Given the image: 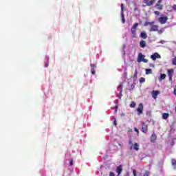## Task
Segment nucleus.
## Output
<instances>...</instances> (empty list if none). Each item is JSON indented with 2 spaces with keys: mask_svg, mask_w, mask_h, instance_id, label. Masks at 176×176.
<instances>
[{
  "mask_svg": "<svg viewBox=\"0 0 176 176\" xmlns=\"http://www.w3.org/2000/svg\"><path fill=\"white\" fill-rule=\"evenodd\" d=\"M140 47H142V49H144V47H146V41L142 40L140 42Z\"/></svg>",
  "mask_w": 176,
  "mask_h": 176,
  "instance_id": "obj_13",
  "label": "nucleus"
},
{
  "mask_svg": "<svg viewBox=\"0 0 176 176\" xmlns=\"http://www.w3.org/2000/svg\"><path fill=\"white\" fill-rule=\"evenodd\" d=\"M174 74V69H170L168 70V76L169 80H173V74Z\"/></svg>",
  "mask_w": 176,
  "mask_h": 176,
  "instance_id": "obj_8",
  "label": "nucleus"
},
{
  "mask_svg": "<svg viewBox=\"0 0 176 176\" xmlns=\"http://www.w3.org/2000/svg\"><path fill=\"white\" fill-rule=\"evenodd\" d=\"M155 14H156L157 16H159V14H160V12L159 11H155L154 12Z\"/></svg>",
  "mask_w": 176,
  "mask_h": 176,
  "instance_id": "obj_32",
  "label": "nucleus"
},
{
  "mask_svg": "<svg viewBox=\"0 0 176 176\" xmlns=\"http://www.w3.org/2000/svg\"><path fill=\"white\" fill-rule=\"evenodd\" d=\"M160 43H162V45H164V43H166V41L162 40L160 41Z\"/></svg>",
  "mask_w": 176,
  "mask_h": 176,
  "instance_id": "obj_33",
  "label": "nucleus"
},
{
  "mask_svg": "<svg viewBox=\"0 0 176 176\" xmlns=\"http://www.w3.org/2000/svg\"><path fill=\"white\" fill-rule=\"evenodd\" d=\"M175 89H176V87H175Z\"/></svg>",
  "mask_w": 176,
  "mask_h": 176,
  "instance_id": "obj_52",
  "label": "nucleus"
},
{
  "mask_svg": "<svg viewBox=\"0 0 176 176\" xmlns=\"http://www.w3.org/2000/svg\"><path fill=\"white\" fill-rule=\"evenodd\" d=\"M122 96H123L122 94V92H120L119 95H118V98H122Z\"/></svg>",
  "mask_w": 176,
  "mask_h": 176,
  "instance_id": "obj_35",
  "label": "nucleus"
},
{
  "mask_svg": "<svg viewBox=\"0 0 176 176\" xmlns=\"http://www.w3.org/2000/svg\"><path fill=\"white\" fill-rule=\"evenodd\" d=\"M144 57H145V56H144V55L142 54V53H140V54H138V63H141V62H142V60H143V59H144Z\"/></svg>",
  "mask_w": 176,
  "mask_h": 176,
  "instance_id": "obj_11",
  "label": "nucleus"
},
{
  "mask_svg": "<svg viewBox=\"0 0 176 176\" xmlns=\"http://www.w3.org/2000/svg\"><path fill=\"white\" fill-rule=\"evenodd\" d=\"M173 94H174L175 96H176V89H174Z\"/></svg>",
  "mask_w": 176,
  "mask_h": 176,
  "instance_id": "obj_46",
  "label": "nucleus"
},
{
  "mask_svg": "<svg viewBox=\"0 0 176 176\" xmlns=\"http://www.w3.org/2000/svg\"><path fill=\"white\" fill-rule=\"evenodd\" d=\"M91 72L92 75H96V70H94V69H91Z\"/></svg>",
  "mask_w": 176,
  "mask_h": 176,
  "instance_id": "obj_28",
  "label": "nucleus"
},
{
  "mask_svg": "<svg viewBox=\"0 0 176 176\" xmlns=\"http://www.w3.org/2000/svg\"><path fill=\"white\" fill-rule=\"evenodd\" d=\"M153 24H155V21H152V22L146 21L144 25V27H146L147 25H151V27H152Z\"/></svg>",
  "mask_w": 176,
  "mask_h": 176,
  "instance_id": "obj_15",
  "label": "nucleus"
},
{
  "mask_svg": "<svg viewBox=\"0 0 176 176\" xmlns=\"http://www.w3.org/2000/svg\"><path fill=\"white\" fill-rule=\"evenodd\" d=\"M149 31H150V32L159 31V26H157V25H153L151 27Z\"/></svg>",
  "mask_w": 176,
  "mask_h": 176,
  "instance_id": "obj_9",
  "label": "nucleus"
},
{
  "mask_svg": "<svg viewBox=\"0 0 176 176\" xmlns=\"http://www.w3.org/2000/svg\"><path fill=\"white\" fill-rule=\"evenodd\" d=\"M151 58L153 61H155L156 58H162V56L157 52H155L151 56Z\"/></svg>",
  "mask_w": 176,
  "mask_h": 176,
  "instance_id": "obj_4",
  "label": "nucleus"
},
{
  "mask_svg": "<svg viewBox=\"0 0 176 176\" xmlns=\"http://www.w3.org/2000/svg\"><path fill=\"white\" fill-rule=\"evenodd\" d=\"M123 47H124V48L126 47V45H123Z\"/></svg>",
  "mask_w": 176,
  "mask_h": 176,
  "instance_id": "obj_49",
  "label": "nucleus"
},
{
  "mask_svg": "<svg viewBox=\"0 0 176 176\" xmlns=\"http://www.w3.org/2000/svg\"><path fill=\"white\" fill-rule=\"evenodd\" d=\"M142 61H143V63H148V59L144 58Z\"/></svg>",
  "mask_w": 176,
  "mask_h": 176,
  "instance_id": "obj_39",
  "label": "nucleus"
},
{
  "mask_svg": "<svg viewBox=\"0 0 176 176\" xmlns=\"http://www.w3.org/2000/svg\"><path fill=\"white\" fill-rule=\"evenodd\" d=\"M65 159H67V157H65Z\"/></svg>",
  "mask_w": 176,
  "mask_h": 176,
  "instance_id": "obj_51",
  "label": "nucleus"
},
{
  "mask_svg": "<svg viewBox=\"0 0 176 176\" xmlns=\"http://www.w3.org/2000/svg\"><path fill=\"white\" fill-rule=\"evenodd\" d=\"M134 130L136 133H138H138H140V131H138V129L137 128H134Z\"/></svg>",
  "mask_w": 176,
  "mask_h": 176,
  "instance_id": "obj_40",
  "label": "nucleus"
},
{
  "mask_svg": "<svg viewBox=\"0 0 176 176\" xmlns=\"http://www.w3.org/2000/svg\"><path fill=\"white\" fill-rule=\"evenodd\" d=\"M135 102H131V104H130V107L131 108H135Z\"/></svg>",
  "mask_w": 176,
  "mask_h": 176,
  "instance_id": "obj_25",
  "label": "nucleus"
},
{
  "mask_svg": "<svg viewBox=\"0 0 176 176\" xmlns=\"http://www.w3.org/2000/svg\"><path fill=\"white\" fill-rule=\"evenodd\" d=\"M167 20H168L167 16H161L158 19V21L160 24H166V23H167Z\"/></svg>",
  "mask_w": 176,
  "mask_h": 176,
  "instance_id": "obj_3",
  "label": "nucleus"
},
{
  "mask_svg": "<svg viewBox=\"0 0 176 176\" xmlns=\"http://www.w3.org/2000/svg\"><path fill=\"white\" fill-rule=\"evenodd\" d=\"M144 111V104L142 103L139 104V107L138 108V115H141L142 111Z\"/></svg>",
  "mask_w": 176,
  "mask_h": 176,
  "instance_id": "obj_5",
  "label": "nucleus"
},
{
  "mask_svg": "<svg viewBox=\"0 0 176 176\" xmlns=\"http://www.w3.org/2000/svg\"><path fill=\"white\" fill-rule=\"evenodd\" d=\"M91 69H94V68H96V65H94V64H93V63H91Z\"/></svg>",
  "mask_w": 176,
  "mask_h": 176,
  "instance_id": "obj_29",
  "label": "nucleus"
},
{
  "mask_svg": "<svg viewBox=\"0 0 176 176\" xmlns=\"http://www.w3.org/2000/svg\"><path fill=\"white\" fill-rule=\"evenodd\" d=\"M121 17L122 22L123 23V24H124V23H126V19H124V14L123 13V12H121Z\"/></svg>",
  "mask_w": 176,
  "mask_h": 176,
  "instance_id": "obj_19",
  "label": "nucleus"
},
{
  "mask_svg": "<svg viewBox=\"0 0 176 176\" xmlns=\"http://www.w3.org/2000/svg\"><path fill=\"white\" fill-rule=\"evenodd\" d=\"M130 151H139L140 150V144L138 143H135L133 145L130 146L129 147Z\"/></svg>",
  "mask_w": 176,
  "mask_h": 176,
  "instance_id": "obj_2",
  "label": "nucleus"
},
{
  "mask_svg": "<svg viewBox=\"0 0 176 176\" xmlns=\"http://www.w3.org/2000/svg\"><path fill=\"white\" fill-rule=\"evenodd\" d=\"M168 116H170V114H168V113H164L162 114V119H167V118H168Z\"/></svg>",
  "mask_w": 176,
  "mask_h": 176,
  "instance_id": "obj_18",
  "label": "nucleus"
},
{
  "mask_svg": "<svg viewBox=\"0 0 176 176\" xmlns=\"http://www.w3.org/2000/svg\"><path fill=\"white\" fill-rule=\"evenodd\" d=\"M155 8H157V9L158 10H163V5H162V4H156L155 5Z\"/></svg>",
  "mask_w": 176,
  "mask_h": 176,
  "instance_id": "obj_16",
  "label": "nucleus"
},
{
  "mask_svg": "<svg viewBox=\"0 0 176 176\" xmlns=\"http://www.w3.org/2000/svg\"><path fill=\"white\" fill-rule=\"evenodd\" d=\"M149 74H152V69H146V75H149Z\"/></svg>",
  "mask_w": 176,
  "mask_h": 176,
  "instance_id": "obj_22",
  "label": "nucleus"
},
{
  "mask_svg": "<svg viewBox=\"0 0 176 176\" xmlns=\"http://www.w3.org/2000/svg\"><path fill=\"white\" fill-rule=\"evenodd\" d=\"M158 94H160V92L159 91H153V92H152L153 98L156 100L157 98V95Z\"/></svg>",
  "mask_w": 176,
  "mask_h": 176,
  "instance_id": "obj_10",
  "label": "nucleus"
},
{
  "mask_svg": "<svg viewBox=\"0 0 176 176\" xmlns=\"http://www.w3.org/2000/svg\"><path fill=\"white\" fill-rule=\"evenodd\" d=\"M172 165L174 166V168H176V160L174 159L172 160Z\"/></svg>",
  "mask_w": 176,
  "mask_h": 176,
  "instance_id": "obj_24",
  "label": "nucleus"
},
{
  "mask_svg": "<svg viewBox=\"0 0 176 176\" xmlns=\"http://www.w3.org/2000/svg\"><path fill=\"white\" fill-rule=\"evenodd\" d=\"M144 2L147 6H152L156 2V0H144Z\"/></svg>",
  "mask_w": 176,
  "mask_h": 176,
  "instance_id": "obj_6",
  "label": "nucleus"
},
{
  "mask_svg": "<svg viewBox=\"0 0 176 176\" xmlns=\"http://www.w3.org/2000/svg\"><path fill=\"white\" fill-rule=\"evenodd\" d=\"M138 176H141V173L138 172Z\"/></svg>",
  "mask_w": 176,
  "mask_h": 176,
  "instance_id": "obj_47",
  "label": "nucleus"
},
{
  "mask_svg": "<svg viewBox=\"0 0 176 176\" xmlns=\"http://www.w3.org/2000/svg\"><path fill=\"white\" fill-rule=\"evenodd\" d=\"M162 1V0H159V1H157V4L160 5V3H161Z\"/></svg>",
  "mask_w": 176,
  "mask_h": 176,
  "instance_id": "obj_41",
  "label": "nucleus"
},
{
  "mask_svg": "<svg viewBox=\"0 0 176 176\" xmlns=\"http://www.w3.org/2000/svg\"><path fill=\"white\" fill-rule=\"evenodd\" d=\"M142 133H148V125L145 122H142Z\"/></svg>",
  "mask_w": 176,
  "mask_h": 176,
  "instance_id": "obj_7",
  "label": "nucleus"
},
{
  "mask_svg": "<svg viewBox=\"0 0 176 176\" xmlns=\"http://www.w3.org/2000/svg\"><path fill=\"white\" fill-rule=\"evenodd\" d=\"M172 64L176 65V56L173 59Z\"/></svg>",
  "mask_w": 176,
  "mask_h": 176,
  "instance_id": "obj_27",
  "label": "nucleus"
},
{
  "mask_svg": "<svg viewBox=\"0 0 176 176\" xmlns=\"http://www.w3.org/2000/svg\"><path fill=\"white\" fill-rule=\"evenodd\" d=\"M113 124H114V126L118 125V123H116V118H114Z\"/></svg>",
  "mask_w": 176,
  "mask_h": 176,
  "instance_id": "obj_34",
  "label": "nucleus"
},
{
  "mask_svg": "<svg viewBox=\"0 0 176 176\" xmlns=\"http://www.w3.org/2000/svg\"><path fill=\"white\" fill-rule=\"evenodd\" d=\"M150 67H153V68H154V67H155V65H153V64H150Z\"/></svg>",
  "mask_w": 176,
  "mask_h": 176,
  "instance_id": "obj_45",
  "label": "nucleus"
},
{
  "mask_svg": "<svg viewBox=\"0 0 176 176\" xmlns=\"http://www.w3.org/2000/svg\"><path fill=\"white\" fill-rule=\"evenodd\" d=\"M156 140V134L153 133L151 138V142H153Z\"/></svg>",
  "mask_w": 176,
  "mask_h": 176,
  "instance_id": "obj_20",
  "label": "nucleus"
},
{
  "mask_svg": "<svg viewBox=\"0 0 176 176\" xmlns=\"http://www.w3.org/2000/svg\"><path fill=\"white\" fill-rule=\"evenodd\" d=\"M122 171H123L122 166V165H120L116 168V173H118V175H120V174L122 173Z\"/></svg>",
  "mask_w": 176,
  "mask_h": 176,
  "instance_id": "obj_14",
  "label": "nucleus"
},
{
  "mask_svg": "<svg viewBox=\"0 0 176 176\" xmlns=\"http://www.w3.org/2000/svg\"><path fill=\"white\" fill-rule=\"evenodd\" d=\"M145 82V78H140V83H144Z\"/></svg>",
  "mask_w": 176,
  "mask_h": 176,
  "instance_id": "obj_26",
  "label": "nucleus"
},
{
  "mask_svg": "<svg viewBox=\"0 0 176 176\" xmlns=\"http://www.w3.org/2000/svg\"><path fill=\"white\" fill-rule=\"evenodd\" d=\"M163 79H166V74H161L160 80H163Z\"/></svg>",
  "mask_w": 176,
  "mask_h": 176,
  "instance_id": "obj_23",
  "label": "nucleus"
},
{
  "mask_svg": "<svg viewBox=\"0 0 176 176\" xmlns=\"http://www.w3.org/2000/svg\"><path fill=\"white\" fill-rule=\"evenodd\" d=\"M175 112H176V106H175Z\"/></svg>",
  "mask_w": 176,
  "mask_h": 176,
  "instance_id": "obj_50",
  "label": "nucleus"
},
{
  "mask_svg": "<svg viewBox=\"0 0 176 176\" xmlns=\"http://www.w3.org/2000/svg\"><path fill=\"white\" fill-rule=\"evenodd\" d=\"M133 174L134 176H137V170H133Z\"/></svg>",
  "mask_w": 176,
  "mask_h": 176,
  "instance_id": "obj_31",
  "label": "nucleus"
},
{
  "mask_svg": "<svg viewBox=\"0 0 176 176\" xmlns=\"http://www.w3.org/2000/svg\"><path fill=\"white\" fill-rule=\"evenodd\" d=\"M138 27V23H135L131 28V32L132 38H137V28Z\"/></svg>",
  "mask_w": 176,
  "mask_h": 176,
  "instance_id": "obj_1",
  "label": "nucleus"
},
{
  "mask_svg": "<svg viewBox=\"0 0 176 176\" xmlns=\"http://www.w3.org/2000/svg\"><path fill=\"white\" fill-rule=\"evenodd\" d=\"M115 112H118V105L116 106Z\"/></svg>",
  "mask_w": 176,
  "mask_h": 176,
  "instance_id": "obj_43",
  "label": "nucleus"
},
{
  "mask_svg": "<svg viewBox=\"0 0 176 176\" xmlns=\"http://www.w3.org/2000/svg\"><path fill=\"white\" fill-rule=\"evenodd\" d=\"M109 176H115V173L110 172Z\"/></svg>",
  "mask_w": 176,
  "mask_h": 176,
  "instance_id": "obj_38",
  "label": "nucleus"
},
{
  "mask_svg": "<svg viewBox=\"0 0 176 176\" xmlns=\"http://www.w3.org/2000/svg\"><path fill=\"white\" fill-rule=\"evenodd\" d=\"M134 76H135V78H137V72L135 73Z\"/></svg>",
  "mask_w": 176,
  "mask_h": 176,
  "instance_id": "obj_48",
  "label": "nucleus"
},
{
  "mask_svg": "<svg viewBox=\"0 0 176 176\" xmlns=\"http://www.w3.org/2000/svg\"><path fill=\"white\" fill-rule=\"evenodd\" d=\"M158 34H163V31L162 30H158Z\"/></svg>",
  "mask_w": 176,
  "mask_h": 176,
  "instance_id": "obj_42",
  "label": "nucleus"
},
{
  "mask_svg": "<svg viewBox=\"0 0 176 176\" xmlns=\"http://www.w3.org/2000/svg\"><path fill=\"white\" fill-rule=\"evenodd\" d=\"M129 145H130L131 146V145H133V141L131 140V139L129 140Z\"/></svg>",
  "mask_w": 176,
  "mask_h": 176,
  "instance_id": "obj_30",
  "label": "nucleus"
},
{
  "mask_svg": "<svg viewBox=\"0 0 176 176\" xmlns=\"http://www.w3.org/2000/svg\"><path fill=\"white\" fill-rule=\"evenodd\" d=\"M124 6H123V4H121V12H122L123 13V9H124Z\"/></svg>",
  "mask_w": 176,
  "mask_h": 176,
  "instance_id": "obj_36",
  "label": "nucleus"
},
{
  "mask_svg": "<svg viewBox=\"0 0 176 176\" xmlns=\"http://www.w3.org/2000/svg\"><path fill=\"white\" fill-rule=\"evenodd\" d=\"M118 91H120V93H122V90H123V84L120 83L118 86Z\"/></svg>",
  "mask_w": 176,
  "mask_h": 176,
  "instance_id": "obj_17",
  "label": "nucleus"
},
{
  "mask_svg": "<svg viewBox=\"0 0 176 176\" xmlns=\"http://www.w3.org/2000/svg\"><path fill=\"white\" fill-rule=\"evenodd\" d=\"M124 176H130V174L129 173V172H127Z\"/></svg>",
  "mask_w": 176,
  "mask_h": 176,
  "instance_id": "obj_44",
  "label": "nucleus"
},
{
  "mask_svg": "<svg viewBox=\"0 0 176 176\" xmlns=\"http://www.w3.org/2000/svg\"><path fill=\"white\" fill-rule=\"evenodd\" d=\"M70 166H74V161L72 160L70 161Z\"/></svg>",
  "mask_w": 176,
  "mask_h": 176,
  "instance_id": "obj_37",
  "label": "nucleus"
},
{
  "mask_svg": "<svg viewBox=\"0 0 176 176\" xmlns=\"http://www.w3.org/2000/svg\"><path fill=\"white\" fill-rule=\"evenodd\" d=\"M140 36L142 38V39H146V38H148V34H146V32L144 31L140 33Z\"/></svg>",
  "mask_w": 176,
  "mask_h": 176,
  "instance_id": "obj_12",
  "label": "nucleus"
},
{
  "mask_svg": "<svg viewBox=\"0 0 176 176\" xmlns=\"http://www.w3.org/2000/svg\"><path fill=\"white\" fill-rule=\"evenodd\" d=\"M45 60H47V62H46L45 66L46 68H47V67H49V56H46Z\"/></svg>",
  "mask_w": 176,
  "mask_h": 176,
  "instance_id": "obj_21",
  "label": "nucleus"
}]
</instances>
